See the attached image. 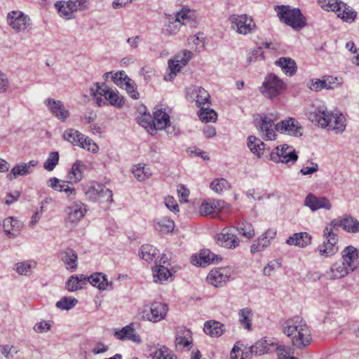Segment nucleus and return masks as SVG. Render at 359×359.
<instances>
[{"label":"nucleus","mask_w":359,"mask_h":359,"mask_svg":"<svg viewBox=\"0 0 359 359\" xmlns=\"http://www.w3.org/2000/svg\"><path fill=\"white\" fill-rule=\"evenodd\" d=\"M238 231L247 238H251L255 236V231L252 225L247 222H243L242 226L238 229Z\"/></svg>","instance_id":"nucleus-58"},{"label":"nucleus","mask_w":359,"mask_h":359,"mask_svg":"<svg viewBox=\"0 0 359 359\" xmlns=\"http://www.w3.org/2000/svg\"><path fill=\"white\" fill-rule=\"evenodd\" d=\"M154 229L163 233H168L173 231L175 228L174 222L168 217H163L154 222Z\"/></svg>","instance_id":"nucleus-36"},{"label":"nucleus","mask_w":359,"mask_h":359,"mask_svg":"<svg viewBox=\"0 0 359 359\" xmlns=\"http://www.w3.org/2000/svg\"><path fill=\"white\" fill-rule=\"evenodd\" d=\"M191 338V332L189 330L182 328L177 332L175 339L176 346H182L184 347L191 345V341L189 339Z\"/></svg>","instance_id":"nucleus-38"},{"label":"nucleus","mask_w":359,"mask_h":359,"mask_svg":"<svg viewBox=\"0 0 359 359\" xmlns=\"http://www.w3.org/2000/svg\"><path fill=\"white\" fill-rule=\"evenodd\" d=\"M100 194L99 195L100 201L112 202L113 201V194L112 191L106 188L104 185L101 184Z\"/></svg>","instance_id":"nucleus-59"},{"label":"nucleus","mask_w":359,"mask_h":359,"mask_svg":"<svg viewBox=\"0 0 359 359\" xmlns=\"http://www.w3.org/2000/svg\"><path fill=\"white\" fill-rule=\"evenodd\" d=\"M275 64L279 66L286 75L292 76L297 72L296 62L290 57H280Z\"/></svg>","instance_id":"nucleus-31"},{"label":"nucleus","mask_w":359,"mask_h":359,"mask_svg":"<svg viewBox=\"0 0 359 359\" xmlns=\"http://www.w3.org/2000/svg\"><path fill=\"white\" fill-rule=\"evenodd\" d=\"M287 244L305 248L311 243V236L306 232L296 233L286 241Z\"/></svg>","instance_id":"nucleus-26"},{"label":"nucleus","mask_w":359,"mask_h":359,"mask_svg":"<svg viewBox=\"0 0 359 359\" xmlns=\"http://www.w3.org/2000/svg\"><path fill=\"white\" fill-rule=\"evenodd\" d=\"M274 344H276V341L272 339H266L265 337L257 341L252 346L250 352L256 355H262L271 351V348L273 347Z\"/></svg>","instance_id":"nucleus-24"},{"label":"nucleus","mask_w":359,"mask_h":359,"mask_svg":"<svg viewBox=\"0 0 359 359\" xmlns=\"http://www.w3.org/2000/svg\"><path fill=\"white\" fill-rule=\"evenodd\" d=\"M190 11H182L177 13L175 16L165 15L166 22H165L162 32L165 35H172L178 32L181 25H187L191 20L189 15Z\"/></svg>","instance_id":"nucleus-6"},{"label":"nucleus","mask_w":359,"mask_h":359,"mask_svg":"<svg viewBox=\"0 0 359 359\" xmlns=\"http://www.w3.org/2000/svg\"><path fill=\"white\" fill-rule=\"evenodd\" d=\"M104 100H105V104L109 102L111 105L117 107H121L124 104L123 97L121 96L117 90H113L111 88Z\"/></svg>","instance_id":"nucleus-43"},{"label":"nucleus","mask_w":359,"mask_h":359,"mask_svg":"<svg viewBox=\"0 0 359 359\" xmlns=\"http://www.w3.org/2000/svg\"><path fill=\"white\" fill-rule=\"evenodd\" d=\"M214 210L212 201L210 202H203L199 208L200 214L203 216L211 215Z\"/></svg>","instance_id":"nucleus-61"},{"label":"nucleus","mask_w":359,"mask_h":359,"mask_svg":"<svg viewBox=\"0 0 359 359\" xmlns=\"http://www.w3.org/2000/svg\"><path fill=\"white\" fill-rule=\"evenodd\" d=\"M271 160L273 162H282L284 163L297 161L298 156L294 149L287 144L278 146L270 153Z\"/></svg>","instance_id":"nucleus-9"},{"label":"nucleus","mask_w":359,"mask_h":359,"mask_svg":"<svg viewBox=\"0 0 359 359\" xmlns=\"http://www.w3.org/2000/svg\"><path fill=\"white\" fill-rule=\"evenodd\" d=\"M353 271L342 262H335L326 271L324 276L328 280H335L344 278Z\"/></svg>","instance_id":"nucleus-19"},{"label":"nucleus","mask_w":359,"mask_h":359,"mask_svg":"<svg viewBox=\"0 0 359 359\" xmlns=\"http://www.w3.org/2000/svg\"><path fill=\"white\" fill-rule=\"evenodd\" d=\"M63 138L74 146H78L80 140L83 138V134L75 129L69 128L64 132Z\"/></svg>","instance_id":"nucleus-42"},{"label":"nucleus","mask_w":359,"mask_h":359,"mask_svg":"<svg viewBox=\"0 0 359 359\" xmlns=\"http://www.w3.org/2000/svg\"><path fill=\"white\" fill-rule=\"evenodd\" d=\"M280 21L299 30L306 25L305 18L299 8H292L290 6H278L275 8Z\"/></svg>","instance_id":"nucleus-3"},{"label":"nucleus","mask_w":359,"mask_h":359,"mask_svg":"<svg viewBox=\"0 0 359 359\" xmlns=\"http://www.w3.org/2000/svg\"><path fill=\"white\" fill-rule=\"evenodd\" d=\"M86 165L81 161H76L73 165L67 175L69 183H77L83 178V172Z\"/></svg>","instance_id":"nucleus-28"},{"label":"nucleus","mask_w":359,"mask_h":359,"mask_svg":"<svg viewBox=\"0 0 359 359\" xmlns=\"http://www.w3.org/2000/svg\"><path fill=\"white\" fill-rule=\"evenodd\" d=\"M199 260H197V264L203 266L206 264L212 263H218L222 260V257L217 255L214 254L208 249H205L201 251L199 254Z\"/></svg>","instance_id":"nucleus-33"},{"label":"nucleus","mask_w":359,"mask_h":359,"mask_svg":"<svg viewBox=\"0 0 359 359\" xmlns=\"http://www.w3.org/2000/svg\"><path fill=\"white\" fill-rule=\"evenodd\" d=\"M304 205L309 207L312 211L319 209L330 210L332 208L331 203L325 196L317 197L313 194H309L304 200Z\"/></svg>","instance_id":"nucleus-16"},{"label":"nucleus","mask_w":359,"mask_h":359,"mask_svg":"<svg viewBox=\"0 0 359 359\" xmlns=\"http://www.w3.org/2000/svg\"><path fill=\"white\" fill-rule=\"evenodd\" d=\"M153 120L156 130H163L170 123V116L162 109H158L154 111Z\"/></svg>","instance_id":"nucleus-34"},{"label":"nucleus","mask_w":359,"mask_h":359,"mask_svg":"<svg viewBox=\"0 0 359 359\" xmlns=\"http://www.w3.org/2000/svg\"><path fill=\"white\" fill-rule=\"evenodd\" d=\"M86 211L84 203L75 201L67 208V219L72 224H76L84 217Z\"/></svg>","instance_id":"nucleus-18"},{"label":"nucleus","mask_w":359,"mask_h":359,"mask_svg":"<svg viewBox=\"0 0 359 359\" xmlns=\"http://www.w3.org/2000/svg\"><path fill=\"white\" fill-rule=\"evenodd\" d=\"M3 227L4 232L8 237L15 238L19 234L22 224L15 217H11L4 220Z\"/></svg>","instance_id":"nucleus-23"},{"label":"nucleus","mask_w":359,"mask_h":359,"mask_svg":"<svg viewBox=\"0 0 359 359\" xmlns=\"http://www.w3.org/2000/svg\"><path fill=\"white\" fill-rule=\"evenodd\" d=\"M78 146L93 153H96L98 150L97 145L90 137H85L84 135H83V138L80 140Z\"/></svg>","instance_id":"nucleus-55"},{"label":"nucleus","mask_w":359,"mask_h":359,"mask_svg":"<svg viewBox=\"0 0 359 359\" xmlns=\"http://www.w3.org/2000/svg\"><path fill=\"white\" fill-rule=\"evenodd\" d=\"M137 123L147 129L151 135H153L156 131L154 120H151L150 117H147L146 115H142L138 117Z\"/></svg>","instance_id":"nucleus-50"},{"label":"nucleus","mask_w":359,"mask_h":359,"mask_svg":"<svg viewBox=\"0 0 359 359\" xmlns=\"http://www.w3.org/2000/svg\"><path fill=\"white\" fill-rule=\"evenodd\" d=\"M150 355L153 359H177V357L171 353V351L164 346L152 351Z\"/></svg>","instance_id":"nucleus-40"},{"label":"nucleus","mask_w":359,"mask_h":359,"mask_svg":"<svg viewBox=\"0 0 359 359\" xmlns=\"http://www.w3.org/2000/svg\"><path fill=\"white\" fill-rule=\"evenodd\" d=\"M110 88L104 83L100 84L95 83L90 87V95L96 99V103L98 106L105 105V100L102 97H106Z\"/></svg>","instance_id":"nucleus-22"},{"label":"nucleus","mask_w":359,"mask_h":359,"mask_svg":"<svg viewBox=\"0 0 359 359\" xmlns=\"http://www.w3.org/2000/svg\"><path fill=\"white\" fill-rule=\"evenodd\" d=\"M342 1L340 0H320L319 1V3L320 4V6L327 10V11H331L334 12L335 11L339 10V4H341Z\"/></svg>","instance_id":"nucleus-56"},{"label":"nucleus","mask_w":359,"mask_h":359,"mask_svg":"<svg viewBox=\"0 0 359 359\" xmlns=\"http://www.w3.org/2000/svg\"><path fill=\"white\" fill-rule=\"evenodd\" d=\"M309 120L322 128H327L335 132L342 133L346 127L345 116L341 113H333L327 111L325 106H319L309 114Z\"/></svg>","instance_id":"nucleus-2"},{"label":"nucleus","mask_w":359,"mask_h":359,"mask_svg":"<svg viewBox=\"0 0 359 359\" xmlns=\"http://www.w3.org/2000/svg\"><path fill=\"white\" fill-rule=\"evenodd\" d=\"M280 267V264L276 260L271 261L263 270L265 276H271L272 273Z\"/></svg>","instance_id":"nucleus-63"},{"label":"nucleus","mask_w":359,"mask_h":359,"mask_svg":"<svg viewBox=\"0 0 359 359\" xmlns=\"http://www.w3.org/2000/svg\"><path fill=\"white\" fill-rule=\"evenodd\" d=\"M101 184L93 182L85 191L86 198L91 201H97L100 194Z\"/></svg>","instance_id":"nucleus-47"},{"label":"nucleus","mask_w":359,"mask_h":359,"mask_svg":"<svg viewBox=\"0 0 359 359\" xmlns=\"http://www.w3.org/2000/svg\"><path fill=\"white\" fill-rule=\"evenodd\" d=\"M66 289L69 292H74L83 288L78 282V275H73L69 278L65 284Z\"/></svg>","instance_id":"nucleus-57"},{"label":"nucleus","mask_w":359,"mask_h":359,"mask_svg":"<svg viewBox=\"0 0 359 359\" xmlns=\"http://www.w3.org/2000/svg\"><path fill=\"white\" fill-rule=\"evenodd\" d=\"M78 303L76 298L70 297H63L60 301L57 302L56 307L61 310H70Z\"/></svg>","instance_id":"nucleus-48"},{"label":"nucleus","mask_w":359,"mask_h":359,"mask_svg":"<svg viewBox=\"0 0 359 359\" xmlns=\"http://www.w3.org/2000/svg\"><path fill=\"white\" fill-rule=\"evenodd\" d=\"M233 228H224L216 237L217 243L220 246L235 248L238 245L239 241L233 232Z\"/></svg>","instance_id":"nucleus-17"},{"label":"nucleus","mask_w":359,"mask_h":359,"mask_svg":"<svg viewBox=\"0 0 359 359\" xmlns=\"http://www.w3.org/2000/svg\"><path fill=\"white\" fill-rule=\"evenodd\" d=\"M80 2L77 0L60 1L55 3V6L61 17L65 19H71L73 14L80 9Z\"/></svg>","instance_id":"nucleus-15"},{"label":"nucleus","mask_w":359,"mask_h":359,"mask_svg":"<svg viewBox=\"0 0 359 359\" xmlns=\"http://www.w3.org/2000/svg\"><path fill=\"white\" fill-rule=\"evenodd\" d=\"M339 10L334 11L337 14V17L346 22H352L357 16V12L344 2L339 4Z\"/></svg>","instance_id":"nucleus-29"},{"label":"nucleus","mask_w":359,"mask_h":359,"mask_svg":"<svg viewBox=\"0 0 359 359\" xmlns=\"http://www.w3.org/2000/svg\"><path fill=\"white\" fill-rule=\"evenodd\" d=\"M238 315L241 325L248 330H251L252 323L250 317L252 315V310L249 308L243 309L240 310Z\"/></svg>","instance_id":"nucleus-46"},{"label":"nucleus","mask_w":359,"mask_h":359,"mask_svg":"<svg viewBox=\"0 0 359 359\" xmlns=\"http://www.w3.org/2000/svg\"><path fill=\"white\" fill-rule=\"evenodd\" d=\"M273 346H276V350L278 352V359H287V355L290 354V348L283 345H279L278 343L274 344Z\"/></svg>","instance_id":"nucleus-64"},{"label":"nucleus","mask_w":359,"mask_h":359,"mask_svg":"<svg viewBox=\"0 0 359 359\" xmlns=\"http://www.w3.org/2000/svg\"><path fill=\"white\" fill-rule=\"evenodd\" d=\"M36 263L34 261H25L15 264L14 269L22 276H27L32 269L35 268Z\"/></svg>","instance_id":"nucleus-45"},{"label":"nucleus","mask_w":359,"mask_h":359,"mask_svg":"<svg viewBox=\"0 0 359 359\" xmlns=\"http://www.w3.org/2000/svg\"><path fill=\"white\" fill-rule=\"evenodd\" d=\"M229 20L231 28L240 34H250L256 31L257 26L254 20L246 14H233L229 16Z\"/></svg>","instance_id":"nucleus-5"},{"label":"nucleus","mask_w":359,"mask_h":359,"mask_svg":"<svg viewBox=\"0 0 359 359\" xmlns=\"http://www.w3.org/2000/svg\"><path fill=\"white\" fill-rule=\"evenodd\" d=\"M339 225L348 232H359V222L354 217H346L340 221Z\"/></svg>","instance_id":"nucleus-39"},{"label":"nucleus","mask_w":359,"mask_h":359,"mask_svg":"<svg viewBox=\"0 0 359 359\" xmlns=\"http://www.w3.org/2000/svg\"><path fill=\"white\" fill-rule=\"evenodd\" d=\"M135 81L130 79L127 75H125V81L123 82V86L128 95L133 99L137 100L139 98V93L136 90L135 87Z\"/></svg>","instance_id":"nucleus-54"},{"label":"nucleus","mask_w":359,"mask_h":359,"mask_svg":"<svg viewBox=\"0 0 359 359\" xmlns=\"http://www.w3.org/2000/svg\"><path fill=\"white\" fill-rule=\"evenodd\" d=\"M279 118L277 113L260 115V120L257 125L260 136L265 140H273L276 137L274 122Z\"/></svg>","instance_id":"nucleus-7"},{"label":"nucleus","mask_w":359,"mask_h":359,"mask_svg":"<svg viewBox=\"0 0 359 359\" xmlns=\"http://www.w3.org/2000/svg\"><path fill=\"white\" fill-rule=\"evenodd\" d=\"M275 129L277 132L286 133L295 137H300L302 135V126L299 123L293 118H288L287 119L278 123L275 126Z\"/></svg>","instance_id":"nucleus-12"},{"label":"nucleus","mask_w":359,"mask_h":359,"mask_svg":"<svg viewBox=\"0 0 359 359\" xmlns=\"http://www.w3.org/2000/svg\"><path fill=\"white\" fill-rule=\"evenodd\" d=\"M30 18L20 11L10 12L7 16L8 24L16 32H25L31 25Z\"/></svg>","instance_id":"nucleus-10"},{"label":"nucleus","mask_w":359,"mask_h":359,"mask_svg":"<svg viewBox=\"0 0 359 359\" xmlns=\"http://www.w3.org/2000/svg\"><path fill=\"white\" fill-rule=\"evenodd\" d=\"M90 283L99 290H107L109 286L111 287L112 282L108 281L107 276L102 273H95L90 276Z\"/></svg>","instance_id":"nucleus-32"},{"label":"nucleus","mask_w":359,"mask_h":359,"mask_svg":"<svg viewBox=\"0 0 359 359\" xmlns=\"http://www.w3.org/2000/svg\"><path fill=\"white\" fill-rule=\"evenodd\" d=\"M337 225V222L333 220L323 231L325 241L318 248L320 255L323 257H329L335 255L339 250L337 234L334 231Z\"/></svg>","instance_id":"nucleus-4"},{"label":"nucleus","mask_w":359,"mask_h":359,"mask_svg":"<svg viewBox=\"0 0 359 359\" xmlns=\"http://www.w3.org/2000/svg\"><path fill=\"white\" fill-rule=\"evenodd\" d=\"M46 106L50 113L57 119L65 121L69 116V111L67 109L64 103L60 100H55L53 98H48L45 101Z\"/></svg>","instance_id":"nucleus-13"},{"label":"nucleus","mask_w":359,"mask_h":359,"mask_svg":"<svg viewBox=\"0 0 359 359\" xmlns=\"http://www.w3.org/2000/svg\"><path fill=\"white\" fill-rule=\"evenodd\" d=\"M224 325L215 320H209L205 323L204 332L212 337H219L224 333Z\"/></svg>","instance_id":"nucleus-30"},{"label":"nucleus","mask_w":359,"mask_h":359,"mask_svg":"<svg viewBox=\"0 0 359 359\" xmlns=\"http://www.w3.org/2000/svg\"><path fill=\"white\" fill-rule=\"evenodd\" d=\"M187 96L190 99L194 100L196 105L200 108L210 104V95L202 87L193 86L187 88Z\"/></svg>","instance_id":"nucleus-14"},{"label":"nucleus","mask_w":359,"mask_h":359,"mask_svg":"<svg viewBox=\"0 0 359 359\" xmlns=\"http://www.w3.org/2000/svg\"><path fill=\"white\" fill-rule=\"evenodd\" d=\"M192 55L193 54L190 50H185L182 53L175 55V59L177 60V62L180 63L182 67H184L191 59Z\"/></svg>","instance_id":"nucleus-60"},{"label":"nucleus","mask_w":359,"mask_h":359,"mask_svg":"<svg viewBox=\"0 0 359 359\" xmlns=\"http://www.w3.org/2000/svg\"><path fill=\"white\" fill-rule=\"evenodd\" d=\"M168 310L166 304L155 302L151 304L149 309H144L142 316L151 322L156 323L165 318Z\"/></svg>","instance_id":"nucleus-11"},{"label":"nucleus","mask_w":359,"mask_h":359,"mask_svg":"<svg viewBox=\"0 0 359 359\" xmlns=\"http://www.w3.org/2000/svg\"><path fill=\"white\" fill-rule=\"evenodd\" d=\"M212 189L216 193H222L230 188L229 182L224 178L215 179L210 184Z\"/></svg>","instance_id":"nucleus-51"},{"label":"nucleus","mask_w":359,"mask_h":359,"mask_svg":"<svg viewBox=\"0 0 359 359\" xmlns=\"http://www.w3.org/2000/svg\"><path fill=\"white\" fill-rule=\"evenodd\" d=\"M158 252V250L151 245H143L140 249V254L142 259L148 262L154 260Z\"/></svg>","instance_id":"nucleus-37"},{"label":"nucleus","mask_w":359,"mask_h":359,"mask_svg":"<svg viewBox=\"0 0 359 359\" xmlns=\"http://www.w3.org/2000/svg\"><path fill=\"white\" fill-rule=\"evenodd\" d=\"M285 86L283 81L276 74H269L260 87V91L265 97L273 99L281 93Z\"/></svg>","instance_id":"nucleus-8"},{"label":"nucleus","mask_w":359,"mask_h":359,"mask_svg":"<svg viewBox=\"0 0 359 359\" xmlns=\"http://www.w3.org/2000/svg\"><path fill=\"white\" fill-rule=\"evenodd\" d=\"M60 257L66 264V268L72 271L76 269L78 266V256L75 251L68 248L60 252Z\"/></svg>","instance_id":"nucleus-27"},{"label":"nucleus","mask_w":359,"mask_h":359,"mask_svg":"<svg viewBox=\"0 0 359 359\" xmlns=\"http://www.w3.org/2000/svg\"><path fill=\"white\" fill-rule=\"evenodd\" d=\"M282 330L285 334L291 337L292 344L298 348H305L311 341L309 327L299 316H294L284 322Z\"/></svg>","instance_id":"nucleus-1"},{"label":"nucleus","mask_w":359,"mask_h":359,"mask_svg":"<svg viewBox=\"0 0 359 359\" xmlns=\"http://www.w3.org/2000/svg\"><path fill=\"white\" fill-rule=\"evenodd\" d=\"M229 275L226 269L219 268L212 269L207 276L208 282L215 287H219L221 283H226L229 280Z\"/></svg>","instance_id":"nucleus-21"},{"label":"nucleus","mask_w":359,"mask_h":359,"mask_svg":"<svg viewBox=\"0 0 359 359\" xmlns=\"http://www.w3.org/2000/svg\"><path fill=\"white\" fill-rule=\"evenodd\" d=\"M171 275L168 269L161 264L156 265V268L153 269V280L156 283L163 284Z\"/></svg>","instance_id":"nucleus-35"},{"label":"nucleus","mask_w":359,"mask_h":359,"mask_svg":"<svg viewBox=\"0 0 359 359\" xmlns=\"http://www.w3.org/2000/svg\"><path fill=\"white\" fill-rule=\"evenodd\" d=\"M59 154L57 151H52L49 154L48 158L43 163V168L48 171H52L57 165L59 161Z\"/></svg>","instance_id":"nucleus-53"},{"label":"nucleus","mask_w":359,"mask_h":359,"mask_svg":"<svg viewBox=\"0 0 359 359\" xmlns=\"http://www.w3.org/2000/svg\"><path fill=\"white\" fill-rule=\"evenodd\" d=\"M133 174L140 182L144 181L151 175L150 168L146 165L141 164H138L133 168Z\"/></svg>","instance_id":"nucleus-41"},{"label":"nucleus","mask_w":359,"mask_h":359,"mask_svg":"<svg viewBox=\"0 0 359 359\" xmlns=\"http://www.w3.org/2000/svg\"><path fill=\"white\" fill-rule=\"evenodd\" d=\"M342 262L354 271L358 266V251L352 245L346 247L341 252Z\"/></svg>","instance_id":"nucleus-20"},{"label":"nucleus","mask_w":359,"mask_h":359,"mask_svg":"<svg viewBox=\"0 0 359 359\" xmlns=\"http://www.w3.org/2000/svg\"><path fill=\"white\" fill-rule=\"evenodd\" d=\"M59 191L65 192L68 197L74 199L76 196V189L74 187H69L66 182H62L61 186H59Z\"/></svg>","instance_id":"nucleus-62"},{"label":"nucleus","mask_w":359,"mask_h":359,"mask_svg":"<svg viewBox=\"0 0 359 359\" xmlns=\"http://www.w3.org/2000/svg\"><path fill=\"white\" fill-rule=\"evenodd\" d=\"M27 165H25L24 163L22 164H18L15 166L13 168L11 172L7 175L8 178L10 180H12L18 176H23L26 175L31 172L30 170H28L27 169Z\"/></svg>","instance_id":"nucleus-49"},{"label":"nucleus","mask_w":359,"mask_h":359,"mask_svg":"<svg viewBox=\"0 0 359 359\" xmlns=\"http://www.w3.org/2000/svg\"><path fill=\"white\" fill-rule=\"evenodd\" d=\"M114 336L119 340L128 339L136 343L141 341L140 336L131 325H127L120 330H115Z\"/></svg>","instance_id":"nucleus-25"},{"label":"nucleus","mask_w":359,"mask_h":359,"mask_svg":"<svg viewBox=\"0 0 359 359\" xmlns=\"http://www.w3.org/2000/svg\"><path fill=\"white\" fill-rule=\"evenodd\" d=\"M198 116L203 122H215L217 118V114L215 110L210 109L208 105L207 107H201Z\"/></svg>","instance_id":"nucleus-44"},{"label":"nucleus","mask_w":359,"mask_h":359,"mask_svg":"<svg viewBox=\"0 0 359 359\" xmlns=\"http://www.w3.org/2000/svg\"><path fill=\"white\" fill-rule=\"evenodd\" d=\"M182 67V65L178 62H177V60L175 58L169 60L168 68L170 70V72L168 74V76H164V79L166 81H170L177 75V73L179 72Z\"/></svg>","instance_id":"nucleus-52"}]
</instances>
